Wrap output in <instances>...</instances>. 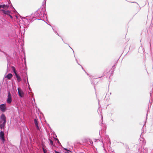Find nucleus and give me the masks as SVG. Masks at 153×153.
<instances>
[{
    "instance_id": "1",
    "label": "nucleus",
    "mask_w": 153,
    "mask_h": 153,
    "mask_svg": "<svg viewBox=\"0 0 153 153\" xmlns=\"http://www.w3.org/2000/svg\"><path fill=\"white\" fill-rule=\"evenodd\" d=\"M1 120L3 121V123L0 125V128L1 129L4 128L6 123V117L4 114H2L0 117Z\"/></svg>"
},
{
    "instance_id": "2",
    "label": "nucleus",
    "mask_w": 153,
    "mask_h": 153,
    "mask_svg": "<svg viewBox=\"0 0 153 153\" xmlns=\"http://www.w3.org/2000/svg\"><path fill=\"white\" fill-rule=\"evenodd\" d=\"M12 101L11 95L10 92H8V98L7 99V102L9 104H10Z\"/></svg>"
},
{
    "instance_id": "3",
    "label": "nucleus",
    "mask_w": 153,
    "mask_h": 153,
    "mask_svg": "<svg viewBox=\"0 0 153 153\" xmlns=\"http://www.w3.org/2000/svg\"><path fill=\"white\" fill-rule=\"evenodd\" d=\"M18 94L21 97H23L24 96V93L22 90L19 88H18Z\"/></svg>"
},
{
    "instance_id": "4",
    "label": "nucleus",
    "mask_w": 153,
    "mask_h": 153,
    "mask_svg": "<svg viewBox=\"0 0 153 153\" xmlns=\"http://www.w3.org/2000/svg\"><path fill=\"white\" fill-rule=\"evenodd\" d=\"M4 135V133L3 131H1L0 132V138L3 142H4L5 140Z\"/></svg>"
},
{
    "instance_id": "5",
    "label": "nucleus",
    "mask_w": 153,
    "mask_h": 153,
    "mask_svg": "<svg viewBox=\"0 0 153 153\" xmlns=\"http://www.w3.org/2000/svg\"><path fill=\"white\" fill-rule=\"evenodd\" d=\"M0 109L2 111H5L6 109V107L5 104H2L0 105Z\"/></svg>"
},
{
    "instance_id": "6",
    "label": "nucleus",
    "mask_w": 153,
    "mask_h": 153,
    "mask_svg": "<svg viewBox=\"0 0 153 153\" xmlns=\"http://www.w3.org/2000/svg\"><path fill=\"white\" fill-rule=\"evenodd\" d=\"M0 11H2L4 14L7 15H10V11L9 10H5L4 9H1L0 10Z\"/></svg>"
},
{
    "instance_id": "7",
    "label": "nucleus",
    "mask_w": 153,
    "mask_h": 153,
    "mask_svg": "<svg viewBox=\"0 0 153 153\" xmlns=\"http://www.w3.org/2000/svg\"><path fill=\"white\" fill-rule=\"evenodd\" d=\"M13 77V75L12 74L10 73L8 74L6 76V78H7L8 79H10Z\"/></svg>"
},
{
    "instance_id": "8",
    "label": "nucleus",
    "mask_w": 153,
    "mask_h": 153,
    "mask_svg": "<svg viewBox=\"0 0 153 153\" xmlns=\"http://www.w3.org/2000/svg\"><path fill=\"white\" fill-rule=\"evenodd\" d=\"M34 122L35 125H36L37 129L39 130V128L38 126V123L37 120L36 119H34Z\"/></svg>"
},
{
    "instance_id": "9",
    "label": "nucleus",
    "mask_w": 153,
    "mask_h": 153,
    "mask_svg": "<svg viewBox=\"0 0 153 153\" xmlns=\"http://www.w3.org/2000/svg\"><path fill=\"white\" fill-rule=\"evenodd\" d=\"M8 7L9 6L6 5H0V9L1 8H3V9H5V8H8Z\"/></svg>"
},
{
    "instance_id": "10",
    "label": "nucleus",
    "mask_w": 153,
    "mask_h": 153,
    "mask_svg": "<svg viewBox=\"0 0 153 153\" xmlns=\"http://www.w3.org/2000/svg\"><path fill=\"white\" fill-rule=\"evenodd\" d=\"M16 78H17V80L18 82H20L21 81L22 79L19 76L18 74L16 76Z\"/></svg>"
},
{
    "instance_id": "11",
    "label": "nucleus",
    "mask_w": 153,
    "mask_h": 153,
    "mask_svg": "<svg viewBox=\"0 0 153 153\" xmlns=\"http://www.w3.org/2000/svg\"><path fill=\"white\" fill-rule=\"evenodd\" d=\"M64 149L65 150V153H71V151L68 150L66 149L65 148Z\"/></svg>"
},
{
    "instance_id": "12",
    "label": "nucleus",
    "mask_w": 153,
    "mask_h": 153,
    "mask_svg": "<svg viewBox=\"0 0 153 153\" xmlns=\"http://www.w3.org/2000/svg\"><path fill=\"white\" fill-rule=\"evenodd\" d=\"M11 68L13 72L16 71L15 68L14 67L12 66Z\"/></svg>"
},
{
    "instance_id": "13",
    "label": "nucleus",
    "mask_w": 153,
    "mask_h": 153,
    "mask_svg": "<svg viewBox=\"0 0 153 153\" xmlns=\"http://www.w3.org/2000/svg\"><path fill=\"white\" fill-rule=\"evenodd\" d=\"M49 140L50 141V143L51 144V145H53V141L52 140H51L50 139H49Z\"/></svg>"
},
{
    "instance_id": "14",
    "label": "nucleus",
    "mask_w": 153,
    "mask_h": 153,
    "mask_svg": "<svg viewBox=\"0 0 153 153\" xmlns=\"http://www.w3.org/2000/svg\"><path fill=\"white\" fill-rule=\"evenodd\" d=\"M126 149L127 151L129 150V148L128 146H126Z\"/></svg>"
},
{
    "instance_id": "15",
    "label": "nucleus",
    "mask_w": 153,
    "mask_h": 153,
    "mask_svg": "<svg viewBox=\"0 0 153 153\" xmlns=\"http://www.w3.org/2000/svg\"><path fill=\"white\" fill-rule=\"evenodd\" d=\"M13 72H14V73L15 74L16 76L17 75H18V74L16 73V71H14Z\"/></svg>"
},
{
    "instance_id": "16",
    "label": "nucleus",
    "mask_w": 153,
    "mask_h": 153,
    "mask_svg": "<svg viewBox=\"0 0 153 153\" xmlns=\"http://www.w3.org/2000/svg\"><path fill=\"white\" fill-rule=\"evenodd\" d=\"M43 149L44 153H46V150L44 148H43Z\"/></svg>"
},
{
    "instance_id": "17",
    "label": "nucleus",
    "mask_w": 153,
    "mask_h": 153,
    "mask_svg": "<svg viewBox=\"0 0 153 153\" xmlns=\"http://www.w3.org/2000/svg\"><path fill=\"white\" fill-rule=\"evenodd\" d=\"M3 121L2 120L0 121V125L3 123Z\"/></svg>"
},
{
    "instance_id": "18",
    "label": "nucleus",
    "mask_w": 153,
    "mask_h": 153,
    "mask_svg": "<svg viewBox=\"0 0 153 153\" xmlns=\"http://www.w3.org/2000/svg\"><path fill=\"white\" fill-rule=\"evenodd\" d=\"M55 153H60V152H57L56 151H55Z\"/></svg>"
},
{
    "instance_id": "19",
    "label": "nucleus",
    "mask_w": 153,
    "mask_h": 153,
    "mask_svg": "<svg viewBox=\"0 0 153 153\" xmlns=\"http://www.w3.org/2000/svg\"><path fill=\"white\" fill-rule=\"evenodd\" d=\"M8 15L10 16L11 18L12 19L13 18L12 16L10 15H10Z\"/></svg>"
},
{
    "instance_id": "20",
    "label": "nucleus",
    "mask_w": 153,
    "mask_h": 153,
    "mask_svg": "<svg viewBox=\"0 0 153 153\" xmlns=\"http://www.w3.org/2000/svg\"><path fill=\"white\" fill-rule=\"evenodd\" d=\"M56 140H57L59 143V141L58 139H57V138L56 139Z\"/></svg>"
},
{
    "instance_id": "21",
    "label": "nucleus",
    "mask_w": 153,
    "mask_h": 153,
    "mask_svg": "<svg viewBox=\"0 0 153 153\" xmlns=\"http://www.w3.org/2000/svg\"><path fill=\"white\" fill-rule=\"evenodd\" d=\"M90 143L91 144H92L93 143V142L92 141H90Z\"/></svg>"
}]
</instances>
